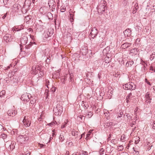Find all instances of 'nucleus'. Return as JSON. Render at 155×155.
<instances>
[{
	"instance_id": "nucleus-1",
	"label": "nucleus",
	"mask_w": 155,
	"mask_h": 155,
	"mask_svg": "<svg viewBox=\"0 0 155 155\" xmlns=\"http://www.w3.org/2000/svg\"><path fill=\"white\" fill-rule=\"evenodd\" d=\"M106 1L104 0H101L99 5L97 6V10L99 12L103 13L105 10V7L106 6Z\"/></svg>"
},
{
	"instance_id": "nucleus-2",
	"label": "nucleus",
	"mask_w": 155,
	"mask_h": 155,
	"mask_svg": "<svg viewBox=\"0 0 155 155\" xmlns=\"http://www.w3.org/2000/svg\"><path fill=\"white\" fill-rule=\"evenodd\" d=\"M62 111V107L60 104H57L56 107L53 109V111L56 115H60Z\"/></svg>"
},
{
	"instance_id": "nucleus-3",
	"label": "nucleus",
	"mask_w": 155,
	"mask_h": 155,
	"mask_svg": "<svg viewBox=\"0 0 155 155\" xmlns=\"http://www.w3.org/2000/svg\"><path fill=\"white\" fill-rule=\"evenodd\" d=\"M123 87L126 90H134L135 89L136 87L134 83L129 82L123 85Z\"/></svg>"
},
{
	"instance_id": "nucleus-4",
	"label": "nucleus",
	"mask_w": 155,
	"mask_h": 155,
	"mask_svg": "<svg viewBox=\"0 0 155 155\" xmlns=\"http://www.w3.org/2000/svg\"><path fill=\"white\" fill-rule=\"evenodd\" d=\"M28 138L26 135H20L17 138V140L20 143H25L26 141L28 140Z\"/></svg>"
},
{
	"instance_id": "nucleus-5",
	"label": "nucleus",
	"mask_w": 155,
	"mask_h": 155,
	"mask_svg": "<svg viewBox=\"0 0 155 155\" xmlns=\"http://www.w3.org/2000/svg\"><path fill=\"white\" fill-rule=\"evenodd\" d=\"M31 2L29 0H26L25 2L23 7L21 8V11L23 13H25L27 11V9L31 4Z\"/></svg>"
},
{
	"instance_id": "nucleus-6",
	"label": "nucleus",
	"mask_w": 155,
	"mask_h": 155,
	"mask_svg": "<svg viewBox=\"0 0 155 155\" xmlns=\"http://www.w3.org/2000/svg\"><path fill=\"white\" fill-rule=\"evenodd\" d=\"M98 33L97 30L96 28H93L91 30L89 36L93 39L97 36Z\"/></svg>"
},
{
	"instance_id": "nucleus-7",
	"label": "nucleus",
	"mask_w": 155,
	"mask_h": 155,
	"mask_svg": "<svg viewBox=\"0 0 155 155\" xmlns=\"http://www.w3.org/2000/svg\"><path fill=\"white\" fill-rule=\"evenodd\" d=\"M23 123L25 127H27L30 126L31 124V122L27 118H26V117H24L23 120Z\"/></svg>"
},
{
	"instance_id": "nucleus-8",
	"label": "nucleus",
	"mask_w": 155,
	"mask_h": 155,
	"mask_svg": "<svg viewBox=\"0 0 155 155\" xmlns=\"http://www.w3.org/2000/svg\"><path fill=\"white\" fill-rule=\"evenodd\" d=\"M3 38L6 42L11 41L12 39L11 35L10 34H6L3 37Z\"/></svg>"
},
{
	"instance_id": "nucleus-9",
	"label": "nucleus",
	"mask_w": 155,
	"mask_h": 155,
	"mask_svg": "<svg viewBox=\"0 0 155 155\" xmlns=\"http://www.w3.org/2000/svg\"><path fill=\"white\" fill-rule=\"evenodd\" d=\"M15 74V72L14 71H9V73L8 74V76L11 78L10 80H12L11 78L13 76H14ZM17 81V80L16 78H13V79L12 80V81H11L12 82L13 81L14 82L15 81L16 82Z\"/></svg>"
},
{
	"instance_id": "nucleus-10",
	"label": "nucleus",
	"mask_w": 155,
	"mask_h": 155,
	"mask_svg": "<svg viewBox=\"0 0 155 155\" xmlns=\"http://www.w3.org/2000/svg\"><path fill=\"white\" fill-rule=\"evenodd\" d=\"M28 41V38L26 36H24L21 38L20 42L21 44V45H25Z\"/></svg>"
},
{
	"instance_id": "nucleus-11",
	"label": "nucleus",
	"mask_w": 155,
	"mask_h": 155,
	"mask_svg": "<svg viewBox=\"0 0 155 155\" xmlns=\"http://www.w3.org/2000/svg\"><path fill=\"white\" fill-rule=\"evenodd\" d=\"M30 97L28 94L26 93L22 95L21 99L24 101H28Z\"/></svg>"
},
{
	"instance_id": "nucleus-12",
	"label": "nucleus",
	"mask_w": 155,
	"mask_h": 155,
	"mask_svg": "<svg viewBox=\"0 0 155 155\" xmlns=\"http://www.w3.org/2000/svg\"><path fill=\"white\" fill-rule=\"evenodd\" d=\"M146 102L147 103H150L151 102L150 101L151 100V96L149 92H147L146 95Z\"/></svg>"
},
{
	"instance_id": "nucleus-13",
	"label": "nucleus",
	"mask_w": 155,
	"mask_h": 155,
	"mask_svg": "<svg viewBox=\"0 0 155 155\" xmlns=\"http://www.w3.org/2000/svg\"><path fill=\"white\" fill-rule=\"evenodd\" d=\"M17 113L16 110H13L12 109L9 110L7 112V114L9 116L13 117Z\"/></svg>"
},
{
	"instance_id": "nucleus-14",
	"label": "nucleus",
	"mask_w": 155,
	"mask_h": 155,
	"mask_svg": "<svg viewBox=\"0 0 155 155\" xmlns=\"http://www.w3.org/2000/svg\"><path fill=\"white\" fill-rule=\"evenodd\" d=\"M31 72V73L35 74H36L38 73V70H37L36 65H34L32 66Z\"/></svg>"
},
{
	"instance_id": "nucleus-15",
	"label": "nucleus",
	"mask_w": 155,
	"mask_h": 155,
	"mask_svg": "<svg viewBox=\"0 0 155 155\" xmlns=\"http://www.w3.org/2000/svg\"><path fill=\"white\" fill-rule=\"evenodd\" d=\"M124 33L126 36L128 37L131 35V31L129 29H127L124 31Z\"/></svg>"
},
{
	"instance_id": "nucleus-16",
	"label": "nucleus",
	"mask_w": 155,
	"mask_h": 155,
	"mask_svg": "<svg viewBox=\"0 0 155 155\" xmlns=\"http://www.w3.org/2000/svg\"><path fill=\"white\" fill-rule=\"evenodd\" d=\"M81 52L82 53L83 55H85L88 53L87 48L86 47H85L84 48H82L81 50Z\"/></svg>"
},
{
	"instance_id": "nucleus-17",
	"label": "nucleus",
	"mask_w": 155,
	"mask_h": 155,
	"mask_svg": "<svg viewBox=\"0 0 155 155\" xmlns=\"http://www.w3.org/2000/svg\"><path fill=\"white\" fill-rule=\"evenodd\" d=\"M13 7L14 10L15 11L20 9L21 8V6L20 5L18 4H15L13 5Z\"/></svg>"
},
{
	"instance_id": "nucleus-18",
	"label": "nucleus",
	"mask_w": 155,
	"mask_h": 155,
	"mask_svg": "<svg viewBox=\"0 0 155 155\" xmlns=\"http://www.w3.org/2000/svg\"><path fill=\"white\" fill-rule=\"evenodd\" d=\"M137 50L136 48L132 49L130 50V54L131 55H135L137 54Z\"/></svg>"
},
{
	"instance_id": "nucleus-19",
	"label": "nucleus",
	"mask_w": 155,
	"mask_h": 155,
	"mask_svg": "<svg viewBox=\"0 0 155 155\" xmlns=\"http://www.w3.org/2000/svg\"><path fill=\"white\" fill-rule=\"evenodd\" d=\"M72 135L75 137L76 138L78 137V131L74 129H73L71 131Z\"/></svg>"
},
{
	"instance_id": "nucleus-20",
	"label": "nucleus",
	"mask_w": 155,
	"mask_h": 155,
	"mask_svg": "<svg viewBox=\"0 0 155 155\" xmlns=\"http://www.w3.org/2000/svg\"><path fill=\"white\" fill-rule=\"evenodd\" d=\"M131 44L128 43H125L121 45V47L122 48L125 49L126 48L128 47L131 45Z\"/></svg>"
},
{
	"instance_id": "nucleus-21",
	"label": "nucleus",
	"mask_w": 155,
	"mask_h": 155,
	"mask_svg": "<svg viewBox=\"0 0 155 155\" xmlns=\"http://www.w3.org/2000/svg\"><path fill=\"white\" fill-rule=\"evenodd\" d=\"M134 63V62L133 61H128L127 63L126 66L127 67H128L131 66Z\"/></svg>"
},
{
	"instance_id": "nucleus-22",
	"label": "nucleus",
	"mask_w": 155,
	"mask_h": 155,
	"mask_svg": "<svg viewBox=\"0 0 155 155\" xmlns=\"http://www.w3.org/2000/svg\"><path fill=\"white\" fill-rule=\"evenodd\" d=\"M59 139H60V141H61V142H62L64 140L65 138L64 134L61 133L60 134V136L59 137Z\"/></svg>"
},
{
	"instance_id": "nucleus-23",
	"label": "nucleus",
	"mask_w": 155,
	"mask_h": 155,
	"mask_svg": "<svg viewBox=\"0 0 155 155\" xmlns=\"http://www.w3.org/2000/svg\"><path fill=\"white\" fill-rule=\"evenodd\" d=\"M86 113L87 114L86 116H87V117L88 118H91L93 115V113L91 111H89Z\"/></svg>"
},
{
	"instance_id": "nucleus-24",
	"label": "nucleus",
	"mask_w": 155,
	"mask_h": 155,
	"mask_svg": "<svg viewBox=\"0 0 155 155\" xmlns=\"http://www.w3.org/2000/svg\"><path fill=\"white\" fill-rule=\"evenodd\" d=\"M31 16L30 15H28L25 17V20L27 21L26 22L29 21L31 18Z\"/></svg>"
},
{
	"instance_id": "nucleus-25",
	"label": "nucleus",
	"mask_w": 155,
	"mask_h": 155,
	"mask_svg": "<svg viewBox=\"0 0 155 155\" xmlns=\"http://www.w3.org/2000/svg\"><path fill=\"white\" fill-rule=\"evenodd\" d=\"M53 75L54 77H56L57 78H59L60 74L58 72H56L55 73H54Z\"/></svg>"
},
{
	"instance_id": "nucleus-26",
	"label": "nucleus",
	"mask_w": 155,
	"mask_h": 155,
	"mask_svg": "<svg viewBox=\"0 0 155 155\" xmlns=\"http://www.w3.org/2000/svg\"><path fill=\"white\" fill-rule=\"evenodd\" d=\"M155 58V53L153 52L152 54L150 55V60L152 61Z\"/></svg>"
},
{
	"instance_id": "nucleus-27",
	"label": "nucleus",
	"mask_w": 155,
	"mask_h": 155,
	"mask_svg": "<svg viewBox=\"0 0 155 155\" xmlns=\"http://www.w3.org/2000/svg\"><path fill=\"white\" fill-rule=\"evenodd\" d=\"M5 94V90H2L0 92V97H3Z\"/></svg>"
},
{
	"instance_id": "nucleus-28",
	"label": "nucleus",
	"mask_w": 155,
	"mask_h": 155,
	"mask_svg": "<svg viewBox=\"0 0 155 155\" xmlns=\"http://www.w3.org/2000/svg\"><path fill=\"white\" fill-rule=\"evenodd\" d=\"M39 73H38V75L40 77H41V76H43L44 75V73L43 71V70H42L41 71H40L38 72Z\"/></svg>"
},
{
	"instance_id": "nucleus-29",
	"label": "nucleus",
	"mask_w": 155,
	"mask_h": 155,
	"mask_svg": "<svg viewBox=\"0 0 155 155\" xmlns=\"http://www.w3.org/2000/svg\"><path fill=\"white\" fill-rule=\"evenodd\" d=\"M140 138L139 137H136L135 138V140L134 143L136 144H137L139 141H140Z\"/></svg>"
},
{
	"instance_id": "nucleus-30",
	"label": "nucleus",
	"mask_w": 155,
	"mask_h": 155,
	"mask_svg": "<svg viewBox=\"0 0 155 155\" xmlns=\"http://www.w3.org/2000/svg\"><path fill=\"white\" fill-rule=\"evenodd\" d=\"M41 66L39 65L38 66H37V70H38V72L42 70V67H41Z\"/></svg>"
},
{
	"instance_id": "nucleus-31",
	"label": "nucleus",
	"mask_w": 155,
	"mask_h": 155,
	"mask_svg": "<svg viewBox=\"0 0 155 155\" xmlns=\"http://www.w3.org/2000/svg\"><path fill=\"white\" fill-rule=\"evenodd\" d=\"M69 12L70 13V17L72 19V20H73L74 15L73 14H72V13H71V12H72L71 9L69 11Z\"/></svg>"
},
{
	"instance_id": "nucleus-32",
	"label": "nucleus",
	"mask_w": 155,
	"mask_h": 155,
	"mask_svg": "<svg viewBox=\"0 0 155 155\" xmlns=\"http://www.w3.org/2000/svg\"><path fill=\"white\" fill-rule=\"evenodd\" d=\"M105 62L106 63H109L110 61V59L109 58H105Z\"/></svg>"
},
{
	"instance_id": "nucleus-33",
	"label": "nucleus",
	"mask_w": 155,
	"mask_h": 155,
	"mask_svg": "<svg viewBox=\"0 0 155 155\" xmlns=\"http://www.w3.org/2000/svg\"><path fill=\"white\" fill-rule=\"evenodd\" d=\"M1 137L3 139H4L7 138V135L4 134H1Z\"/></svg>"
},
{
	"instance_id": "nucleus-34",
	"label": "nucleus",
	"mask_w": 155,
	"mask_h": 155,
	"mask_svg": "<svg viewBox=\"0 0 155 155\" xmlns=\"http://www.w3.org/2000/svg\"><path fill=\"white\" fill-rule=\"evenodd\" d=\"M45 146V145L42 144H40L39 143L38 144V147L40 148H44Z\"/></svg>"
},
{
	"instance_id": "nucleus-35",
	"label": "nucleus",
	"mask_w": 155,
	"mask_h": 155,
	"mask_svg": "<svg viewBox=\"0 0 155 155\" xmlns=\"http://www.w3.org/2000/svg\"><path fill=\"white\" fill-rule=\"evenodd\" d=\"M46 94V99H47V98L48 97V89L45 90V94Z\"/></svg>"
},
{
	"instance_id": "nucleus-36",
	"label": "nucleus",
	"mask_w": 155,
	"mask_h": 155,
	"mask_svg": "<svg viewBox=\"0 0 155 155\" xmlns=\"http://www.w3.org/2000/svg\"><path fill=\"white\" fill-rule=\"evenodd\" d=\"M66 10L65 8L64 7H61V12H64Z\"/></svg>"
},
{
	"instance_id": "nucleus-37",
	"label": "nucleus",
	"mask_w": 155,
	"mask_h": 155,
	"mask_svg": "<svg viewBox=\"0 0 155 155\" xmlns=\"http://www.w3.org/2000/svg\"><path fill=\"white\" fill-rule=\"evenodd\" d=\"M53 16L51 13L49 12V19H52Z\"/></svg>"
},
{
	"instance_id": "nucleus-38",
	"label": "nucleus",
	"mask_w": 155,
	"mask_h": 155,
	"mask_svg": "<svg viewBox=\"0 0 155 155\" xmlns=\"http://www.w3.org/2000/svg\"><path fill=\"white\" fill-rule=\"evenodd\" d=\"M79 117L82 120H84L85 118V117L82 115H80Z\"/></svg>"
},
{
	"instance_id": "nucleus-39",
	"label": "nucleus",
	"mask_w": 155,
	"mask_h": 155,
	"mask_svg": "<svg viewBox=\"0 0 155 155\" xmlns=\"http://www.w3.org/2000/svg\"><path fill=\"white\" fill-rule=\"evenodd\" d=\"M123 114V112H120V113L118 115V116L117 117V118H118L119 117H122V115Z\"/></svg>"
},
{
	"instance_id": "nucleus-40",
	"label": "nucleus",
	"mask_w": 155,
	"mask_h": 155,
	"mask_svg": "<svg viewBox=\"0 0 155 155\" xmlns=\"http://www.w3.org/2000/svg\"><path fill=\"white\" fill-rule=\"evenodd\" d=\"M104 150L102 148L100 150V153L101 155L103 154L104 153Z\"/></svg>"
},
{
	"instance_id": "nucleus-41",
	"label": "nucleus",
	"mask_w": 155,
	"mask_h": 155,
	"mask_svg": "<svg viewBox=\"0 0 155 155\" xmlns=\"http://www.w3.org/2000/svg\"><path fill=\"white\" fill-rule=\"evenodd\" d=\"M67 124V122H65L61 126V128H64L65 127L66 125Z\"/></svg>"
},
{
	"instance_id": "nucleus-42",
	"label": "nucleus",
	"mask_w": 155,
	"mask_h": 155,
	"mask_svg": "<svg viewBox=\"0 0 155 155\" xmlns=\"http://www.w3.org/2000/svg\"><path fill=\"white\" fill-rule=\"evenodd\" d=\"M48 37V34H47L46 35H45V37L44 38V40H46V39H47V38Z\"/></svg>"
},
{
	"instance_id": "nucleus-43",
	"label": "nucleus",
	"mask_w": 155,
	"mask_h": 155,
	"mask_svg": "<svg viewBox=\"0 0 155 155\" xmlns=\"http://www.w3.org/2000/svg\"><path fill=\"white\" fill-rule=\"evenodd\" d=\"M84 154V155H87L88 153L86 151H83L82 154Z\"/></svg>"
},
{
	"instance_id": "nucleus-44",
	"label": "nucleus",
	"mask_w": 155,
	"mask_h": 155,
	"mask_svg": "<svg viewBox=\"0 0 155 155\" xmlns=\"http://www.w3.org/2000/svg\"><path fill=\"white\" fill-rule=\"evenodd\" d=\"M51 91L53 92H54L55 91V87H53L51 88L50 89Z\"/></svg>"
},
{
	"instance_id": "nucleus-45",
	"label": "nucleus",
	"mask_w": 155,
	"mask_h": 155,
	"mask_svg": "<svg viewBox=\"0 0 155 155\" xmlns=\"http://www.w3.org/2000/svg\"><path fill=\"white\" fill-rule=\"evenodd\" d=\"M55 130H54L52 131V136L53 137H54V136H55Z\"/></svg>"
},
{
	"instance_id": "nucleus-46",
	"label": "nucleus",
	"mask_w": 155,
	"mask_h": 155,
	"mask_svg": "<svg viewBox=\"0 0 155 155\" xmlns=\"http://www.w3.org/2000/svg\"><path fill=\"white\" fill-rule=\"evenodd\" d=\"M55 124V123L52 122L50 123H49V126H51L52 125H54V124Z\"/></svg>"
},
{
	"instance_id": "nucleus-47",
	"label": "nucleus",
	"mask_w": 155,
	"mask_h": 155,
	"mask_svg": "<svg viewBox=\"0 0 155 155\" xmlns=\"http://www.w3.org/2000/svg\"><path fill=\"white\" fill-rule=\"evenodd\" d=\"M152 128L153 129H155V123H153V124L152 125Z\"/></svg>"
},
{
	"instance_id": "nucleus-48",
	"label": "nucleus",
	"mask_w": 155,
	"mask_h": 155,
	"mask_svg": "<svg viewBox=\"0 0 155 155\" xmlns=\"http://www.w3.org/2000/svg\"><path fill=\"white\" fill-rule=\"evenodd\" d=\"M0 129L1 130H2V129L4 130V127L2 125H0Z\"/></svg>"
},
{
	"instance_id": "nucleus-49",
	"label": "nucleus",
	"mask_w": 155,
	"mask_h": 155,
	"mask_svg": "<svg viewBox=\"0 0 155 155\" xmlns=\"http://www.w3.org/2000/svg\"><path fill=\"white\" fill-rule=\"evenodd\" d=\"M90 135V133L87 134L86 137V140H88V138L89 137V136Z\"/></svg>"
},
{
	"instance_id": "nucleus-50",
	"label": "nucleus",
	"mask_w": 155,
	"mask_h": 155,
	"mask_svg": "<svg viewBox=\"0 0 155 155\" xmlns=\"http://www.w3.org/2000/svg\"><path fill=\"white\" fill-rule=\"evenodd\" d=\"M85 135V133H84L83 134H82L81 135V137H80V139H81L82 138L84 137V136Z\"/></svg>"
},
{
	"instance_id": "nucleus-51",
	"label": "nucleus",
	"mask_w": 155,
	"mask_h": 155,
	"mask_svg": "<svg viewBox=\"0 0 155 155\" xmlns=\"http://www.w3.org/2000/svg\"><path fill=\"white\" fill-rule=\"evenodd\" d=\"M138 6V4H136L135 5V8L136 9V10H137V9H138V7H137Z\"/></svg>"
},
{
	"instance_id": "nucleus-52",
	"label": "nucleus",
	"mask_w": 155,
	"mask_h": 155,
	"mask_svg": "<svg viewBox=\"0 0 155 155\" xmlns=\"http://www.w3.org/2000/svg\"><path fill=\"white\" fill-rule=\"evenodd\" d=\"M31 45H26L25 46V48L26 49H28L29 48H30V46H31Z\"/></svg>"
},
{
	"instance_id": "nucleus-53",
	"label": "nucleus",
	"mask_w": 155,
	"mask_h": 155,
	"mask_svg": "<svg viewBox=\"0 0 155 155\" xmlns=\"http://www.w3.org/2000/svg\"><path fill=\"white\" fill-rule=\"evenodd\" d=\"M12 67V64H10V65L9 66H8L7 67V68L6 69H7L8 70V69L9 68H10V67Z\"/></svg>"
},
{
	"instance_id": "nucleus-54",
	"label": "nucleus",
	"mask_w": 155,
	"mask_h": 155,
	"mask_svg": "<svg viewBox=\"0 0 155 155\" xmlns=\"http://www.w3.org/2000/svg\"><path fill=\"white\" fill-rule=\"evenodd\" d=\"M123 147L122 146H119L118 148L119 149V148H120V150H121V149H123Z\"/></svg>"
},
{
	"instance_id": "nucleus-55",
	"label": "nucleus",
	"mask_w": 155,
	"mask_h": 155,
	"mask_svg": "<svg viewBox=\"0 0 155 155\" xmlns=\"http://www.w3.org/2000/svg\"><path fill=\"white\" fill-rule=\"evenodd\" d=\"M84 108L85 109H87V107H88V105H87L86 106H85V104H84Z\"/></svg>"
},
{
	"instance_id": "nucleus-56",
	"label": "nucleus",
	"mask_w": 155,
	"mask_h": 155,
	"mask_svg": "<svg viewBox=\"0 0 155 155\" xmlns=\"http://www.w3.org/2000/svg\"><path fill=\"white\" fill-rule=\"evenodd\" d=\"M54 6H52V8H51V10L52 11H53L55 10V8H54Z\"/></svg>"
},
{
	"instance_id": "nucleus-57",
	"label": "nucleus",
	"mask_w": 155,
	"mask_h": 155,
	"mask_svg": "<svg viewBox=\"0 0 155 155\" xmlns=\"http://www.w3.org/2000/svg\"><path fill=\"white\" fill-rule=\"evenodd\" d=\"M6 14H5L2 17V18H3V19H5V17H6Z\"/></svg>"
},
{
	"instance_id": "nucleus-58",
	"label": "nucleus",
	"mask_w": 155,
	"mask_h": 155,
	"mask_svg": "<svg viewBox=\"0 0 155 155\" xmlns=\"http://www.w3.org/2000/svg\"><path fill=\"white\" fill-rule=\"evenodd\" d=\"M30 38H32V39H33V38H34V36L33 35H30Z\"/></svg>"
},
{
	"instance_id": "nucleus-59",
	"label": "nucleus",
	"mask_w": 155,
	"mask_h": 155,
	"mask_svg": "<svg viewBox=\"0 0 155 155\" xmlns=\"http://www.w3.org/2000/svg\"><path fill=\"white\" fill-rule=\"evenodd\" d=\"M129 97H127V103H128L129 102V100H128Z\"/></svg>"
},
{
	"instance_id": "nucleus-60",
	"label": "nucleus",
	"mask_w": 155,
	"mask_h": 155,
	"mask_svg": "<svg viewBox=\"0 0 155 155\" xmlns=\"http://www.w3.org/2000/svg\"><path fill=\"white\" fill-rule=\"evenodd\" d=\"M147 82L149 85H151L149 81H147Z\"/></svg>"
},
{
	"instance_id": "nucleus-61",
	"label": "nucleus",
	"mask_w": 155,
	"mask_h": 155,
	"mask_svg": "<svg viewBox=\"0 0 155 155\" xmlns=\"http://www.w3.org/2000/svg\"><path fill=\"white\" fill-rule=\"evenodd\" d=\"M150 70H151V71H153V67H151L150 68Z\"/></svg>"
},
{
	"instance_id": "nucleus-62",
	"label": "nucleus",
	"mask_w": 155,
	"mask_h": 155,
	"mask_svg": "<svg viewBox=\"0 0 155 155\" xmlns=\"http://www.w3.org/2000/svg\"><path fill=\"white\" fill-rule=\"evenodd\" d=\"M53 138L52 137H50V138H49V142H50V141Z\"/></svg>"
},
{
	"instance_id": "nucleus-63",
	"label": "nucleus",
	"mask_w": 155,
	"mask_h": 155,
	"mask_svg": "<svg viewBox=\"0 0 155 155\" xmlns=\"http://www.w3.org/2000/svg\"><path fill=\"white\" fill-rule=\"evenodd\" d=\"M114 140H112L111 141V142L113 143H114Z\"/></svg>"
},
{
	"instance_id": "nucleus-64",
	"label": "nucleus",
	"mask_w": 155,
	"mask_h": 155,
	"mask_svg": "<svg viewBox=\"0 0 155 155\" xmlns=\"http://www.w3.org/2000/svg\"><path fill=\"white\" fill-rule=\"evenodd\" d=\"M30 153H28L25 154V155H30Z\"/></svg>"
}]
</instances>
